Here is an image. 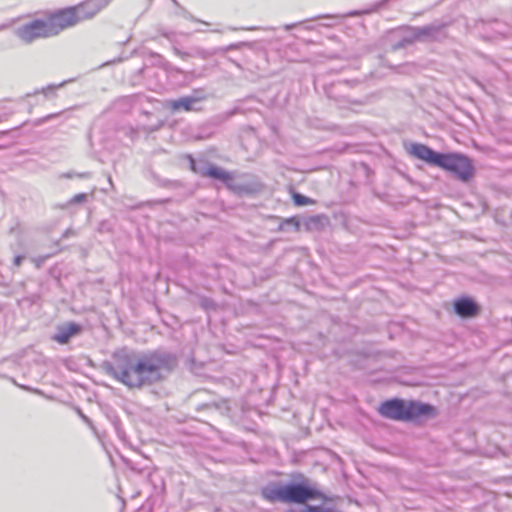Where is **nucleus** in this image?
Instances as JSON below:
<instances>
[{
	"instance_id": "5",
	"label": "nucleus",
	"mask_w": 512,
	"mask_h": 512,
	"mask_svg": "<svg viewBox=\"0 0 512 512\" xmlns=\"http://www.w3.org/2000/svg\"><path fill=\"white\" fill-rule=\"evenodd\" d=\"M437 167L453 173L464 182L469 181L474 175V168L470 159L457 153H442Z\"/></svg>"
},
{
	"instance_id": "17",
	"label": "nucleus",
	"mask_w": 512,
	"mask_h": 512,
	"mask_svg": "<svg viewBox=\"0 0 512 512\" xmlns=\"http://www.w3.org/2000/svg\"><path fill=\"white\" fill-rule=\"evenodd\" d=\"M310 221L314 222V223H318L320 221V217L319 216L312 217V218H310Z\"/></svg>"
},
{
	"instance_id": "1",
	"label": "nucleus",
	"mask_w": 512,
	"mask_h": 512,
	"mask_svg": "<svg viewBox=\"0 0 512 512\" xmlns=\"http://www.w3.org/2000/svg\"><path fill=\"white\" fill-rule=\"evenodd\" d=\"M176 366L168 353L153 351L136 354L120 351L114 354L107 370L110 376L130 389H141L164 381Z\"/></svg>"
},
{
	"instance_id": "9",
	"label": "nucleus",
	"mask_w": 512,
	"mask_h": 512,
	"mask_svg": "<svg viewBox=\"0 0 512 512\" xmlns=\"http://www.w3.org/2000/svg\"><path fill=\"white\" fill-rule=\"evenodd\" d=\"M454 309L457 315L462 318H471L479 313V307L475 301L468 297L457 299L454 304Z\"/></svg>"
},
{
	"instance_id": "8",
	"label": "nucleus",
	"mask_w": 512,
	"mask_h": 512,
	"mask_svg": "<svg viewBox=\"0 0 512 512\" xmlns=\"http://www.w3.org/2000/svg\"><path fill=\"white\" fill-rule=\"evenodd\" d=\"M82 331V327L75 323L69 322L61 325L57 329V333L53 335L52 339L59 344H67L70 339Z\"/></svg>"
},
{
	"instance_id": "6",
	"label": "nucleus",
	"mask_w": 512,
	"mask_h": 512,
	"mask_svg": "<svg viewBox=\"0 0 512 512\" xmlns=\"http://www.w3.org/2000/svg\"><path fill=\"white\" fill-rule=\"evenodd\" d=\"M17 37L25 43L53 37L47 19H34L16 31Z\"/></svg>"
},
{
	"instance_id": "3",
	"label": "nucleus",
	"mask_w": 512,
	"mask_h": 512,
	"mask_svg": "<svg viewBox=\"0 0 512 512\" xmlns=\"http://www.w3.org/2000/svg\"><path fill=\"white\" fill-rule=\"evenodd\" d=\"M102 6L94 0H85L77 5L56 9L46 15L53 37L70 29L80 22L96 16Z\"/></svg>"
},
{
	"instance_id": "10",
	"label": "nucleus",
	"mask_w": 512,
	"mask_h": 512,
	"mask_svg": "<svg viewBox=\"0 0 512 512\" xmlns=\"http://www.w3.org/2000/svg\"><path fill=\"white\" fill-rule=\"evenodd\" d=\"M200 98L196 97H183L177 100H172L169 102L168 106L173 111H179L184 110L186 112L197 110L194 105L198 101H200Z\"/></svg>"
},
{
	"instance_id": "16",
	"label": "nucleus",
	"mask_w": 512,
	"mask_h": 512,
	"mask_svg": "<svg viewBox=\"0 0 512 512\" xmlns=\"http://www.w3.org/2000/svg\"><path fill=\"white\" fill-rule=\"evenodd\" d=\"M22 260H23V257H22V256H17V257H15V259H14V263H15V265H16V266H19V265L21 264Z\"/></svg>"
},
{
	"instance_id": "14",
	"label": "nucleus",
	"mask_w": 512,
	"mask_h": 512,
	"mask_svg": "<svg viewBox=\"0 0 512 512\" xmlns=\"http://www.w3.org/2000/svg\"><path fill=\"white\" fill-rule=\"evenodd\" d=\"M303 512H332L330 509H324L320 506H312L309 505L305 508Z\"/></svg>"
},
{
	"instance_id": "2",
	"label": "nucleus",
	"mask_w": 512,
	"mask_h": 512,
	"mask_svg": "<svg viewBox=\"0 0 512 512\" xmlns=\"http://www.w3.org/2000/svg\"><path fill=\"white\" fill-rule=\"evenodd\" d=\"M261 496L270 503L305 504L310 500L327 501L329 498L304 480L300 483H270L262 488Z\"/></svg>"
},
{
	"instance_id": "4",
	"label": "nucleus",
	"mask_w": 512,
	"mask_h": 512,
	"mask_svg": "<svg viewBox=\"0 0 512 512\" xmlns=\"http://www.w3.org/2000/svg\"><path fill=\"white\" fill-rule=\"evenodd\" d=\"M377 411L382 417L395 421H415L437 414L436 408L430 404L396 398L382 402Z\"/></svg>"
},
{
	"instance_id": "11",
	"label": "nucleus",
	"mask_w": 512,
	"mask_h": 512,
	"mask_svg": "<svg viewBox=\"0 0 512 512\" xmlns=\"http://www.w3.org/2000/svg\"><path fill=\"white\" fill-rule=\"evenodd\" d=\"M203 175L209 178L218 179L225 183H228L233 180V176L231 173L217 166H210L207 170L203 172Z\"/></svg>"
},
{
	"instance_id": "12",
	"label": "nucleus",
	"mask_w": 512,
	"mask_h": 512,
	"mask_svg": "<svg viewBox=\"0 0 512 512\" xmlns=\"http://www.w3.org/2000/svg\"><path fill=\"white\" fill-rule=\"evenodd\" d=\"M292 200L296 206H305V205H313L315 204V200L303 196L297 192L292 193Z\"/></svg>"
},
{
	"instance_id": "13",
	"label": "nucleus",
	"mask_w": 512,
	"mask_h": 512,
	"mask_svg": "<svg viewBox=\"0 0 512 512\" xmlns=\"http://www.w3.org/2000/svg\"><path fill=\"white\" fill-rule=\"evenodd\" d=\"M86 199H87V194L79 193V194L74 195L71 198L70 203L71 204H79V203L85 202Z\"/></svg>"
},
{
	"instance_id": "15",
	"label": "nucleus",
	"mask_w": 512,
	"mask_h": 512,
	"mask_svg": "<svg viewBox=\"0 0 512 512\" xmlns=\"http://www.w3.org/2000/svg\"><path fill=\"white\" fill-rule=\"evenodd\" d=\"M286 224L292 225L296 230L300 229V222L296 217H290L284 220Z\"/></svg>"
},
{
	"instance_id": "7",
	"label": "nucleus",
	"mask_w": 512,
	"mask_h": 512,
	"mask_svg": "<svg viewBox=\"0 0 512 512\" xmlns=\"http://www.w3.org/2000/svg\"><path fill=\"white\" fill-rule=\"evenodd\" d=\"M407 153L430 165L438 166L442 153H437L425 144L412 143L406 148Z\"/></svg>"
}]
</instances>
